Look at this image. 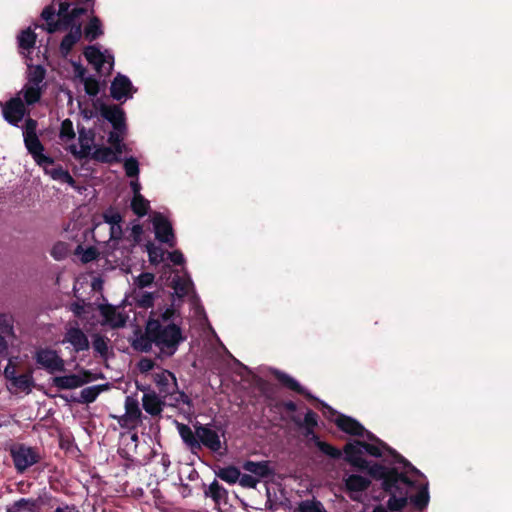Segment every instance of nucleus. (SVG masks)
Segmentation results:
<instances>
[{"label": "nucleus", "instance_id": "12", "mask_svg": "<svg viewBox=\"0 0 512 512\" xmlns=\"http://www.w3.org/2000/svg\"><path fill=\"white\" fill-rule=\"evenodd\" d=\"M92 380L89 372L83 371L77 374L57 376L53 378V385L59 389H76Z\"/></svg>", "mask_w": 512, "mask_h": 512}, {"label": "nucleus", "instance_id": "26", "mask_svg": "<svg viewBox=\"0 0 512 512\" xmlns=\"http://www.w3.org/2000/svg\"><path fill=\"white\" fill-rule=\"evenodd\" d=\"M125 411L124 421L126 423L134 424L139 421L141 417V410L139 409L138 402L134 398H126Z\"/></svg>", "mask_w": 512, "mask_h": 512}, {"label": "nucleus", "instance_id": "4", "mask_svg": "<svg viewBox=\"0 0 512 512\" xmlns=\"http://www.w3.org/2000/svg\"><path fill=\"white\" fill-rule=\"evenodd\" d=\"M322 416L333 421L341 431L351 436L363 437L366 432L365 427L359 421L350 416L338 413L324 401H322Z\"/></svg>", "mask_w": 512, "mask_h": 512}, {"label": "nucleus", "instance_id": "21", "mask_svg": "<svg viewBox=\"0 0 512 512\" xmlns=\"http://www.w3.org/2000/svg\"><path fill=\"white\" fill-rule=\"evenodd\" d=\"M317 427V416L313 412H307L301 425L303 434L307 443H313L316 447H320V441L314 432Z\"/></svg>", "mask_w": 512, "mask_h": 512}, {"label": "nucleus", "instance_id": "34", "mask_svg": "<svg viewBox=\"0 0 512 512\" xmlns=\"http://www.w3.org/2000/svg\"><path fill=\"white\" fill-rule=\"evenodd\" d=\"M217 476L227 483L234 484L240 479V471L235 467H225L218 471Z\"/></svg>", "mask_w": 512, "mask_h": 512}, {"label": "nucleus", "instance_id": "56", "mask_svg": "<svg viewBox=\"0 0 512 512\" xmlns=\"http://www.w3.org/2000/svg\"><path fill=\"white\" fill-rule=\"evenodd\" d=\"M24 137L26 136H37L36 135V122L34 120H27L25 130L23 132Z\"/></svg>", "mask_w": 512, "mask_h": 512}, {"label": "nucleus", "instance_id": "32", "mask_svg": "<svg viewBox=\"0 0 512 512\" xmlns=\"http://www.w3.org/2000/svg\"><path fill=\"white\" fill-rule=\"evenodd\" d=\"M172 288L178 297L186 296L192 289V283L188 278L177 277L172 282Z\"/></svg>", "mask_w": 512, "mask_h": 512}, {"label": "nucleus", "instance_id": "23", "mask_svg": "<svg viewBox=\"0 0 512 512\" xmlns=\"http://www.w3.org/2000/svg\"><path fill=\"white\" fill-rule=\"evenodd\" d=\"M101 113L104 118L112 123L115 130L125 128L124 112L117 106H103Z\"/></svg>", "mask_w": 512, "mask_h": 512}, {"label": "nucleus", "instance_id": "19", "mask_svg": "<svg viewBox=\"0 0 512 512\" xmlns=\"http://www.w3.org/2000/svg\"><path fill=\"white\" fill-rule=\"evenodd\" d=\"M63 341L70 343L77 352L84 351L89 348L88 338L79 328H70L66 332Z\"/></svg>", "mask_w": 512, "mask_h": 512}, {"label": "nucleus", "instance_id": "24", "mask_svg": "<svg viewBox=\"0 0 512 512\" xmlns=\"http://www.w3.org/2000/svg\"><path fill=\"white\" fill-rule=\"evenodd\" d=\"M142 405L144 410L152 416L161 413L163 408V402L160 397L152 391L144 393L142 397Z\"/></svg>", "mask_w": 512, "mask_h": 512}, {"label": "nucleus", "instance_id": "47", "mask_svg": "<svg viewBox=\"0 0 512 512\" xmlns=\"http://www.w3.org/2000/svg\"><path fill=\"white\" fill-rule=\"evenodd\" d=\"M124 169L128 177H137L139 173L138 161L133 157L125 159Z\"/></svg>", "mask_w": 512, "mask_h": 512}, {"label": "nucleus", "instance_id": "18", "mask_svg": "<svg viewBox=\"0 0 512 512\" xmlns=\"http://www.w3.org/2000/svg\"><path fill=\"white\" fill-rule=\"evenodd\" d=\"M153 377L160 393L163 394V397L171 394L175 390L176 379L171 372L167 370H159L153 374Z\"/></svg>", "mask_w": 512, "mask_h": 512}, {"label": "nucleus", "instance_id": "13", "mask_svg": "<svg viewBox=\"0 0 512 512\" xmlns=\"http://www.w3.org/2000/svg\"><path fill=\"white\" fill-rule=\"evenodd\" d=\"M152 222L156 238L163 243H167L169 246H174V234L171 224L159 213L154 214Z\"/></svg>", "mask_w": 512, "mask_h": 512}, {"label": "nucleus", "instance_id": "53", "mask_svg": "<svg viewBox=\"0 0 512 512\" xmlns=\"http://www.w3.org/2000/svg\"><path fill=\"white\" fill-rule=\"evenodd\" d=\"M238 482L243 487L254 488L258 483V479H256L252 475H248V474L241 475L240 474V479L238 480Z\"/></svg>", "mask_w": 512, "mask_h": 512}, {"label": "nucleus", "instance_id": "1", "mask_svg": "<svg viewBox=\"0 0 512 512\" xmlns=\"http://www.w3.org/2000/svg\"><path fill=\"white\" fill-rule=\"evenodd\" d=\"M383 450L377 443L350 441L344 446L345 461L356 470L367 472L372 479L381 481L382 490L390 496L388 508L391 511L404 509L408 502L419 511L426 509L430 501L429 482L426 477H416L408 473L407 469L399 471L396 467L371 463L363 458L365 453L379 458Z\"/></svg>", "mask_w": 512, "mask_h": 512}, {"label": "nucleus", "instance_id": "3", "mask_svg": "<svg viewBox=\"0 0 512 512\" xmlns=\"http://www.w3.org/2000/svg\"><path fill=\"white\" fill-rule=\"evenodd\" d=\"M174 314V310L167 308L160 319H150L146 326V338L153 342L161 352L172 355L182 341L181 331L175 324L167 323Z\"/></svg>", "mask_w": 512, "mask_h": 512}, {"label": "nucleus", "instance_id": "40", "mask_svg": "<svg viewBox=\"0 0 512 512\" xmlns=\"http://www.w3.org/2000/svg\"><path fill=\"white\" fill-rule=\"evenodd\" d=\"M50 254L57 261L63 260L69 254V245L65 242H57L53 245Z\"/></svg>", "mask_w": 512, "mask_h": 512}, {"label": "nucleus", "instance_id": "36", "mask_svg": "<svg viewBox=\"0 0 512 512\" xmlns=\"http://www.w3.org/2000/svg\"><path fill=\"white\" fill-rule=\"evenodd\" d=\"M35 41L36 35L30 28L22 31L18 36L19 46L23 50H29L32 48L35 44Z\"/></svg>", "mask_w": 512, "mask_h": 512}, {"label": "nucleus", "instance_id": "27", "mask_svg": "<svg viewBox=\"0 0 512 512\" xmlns=\"http://www.w3.org/2000/svg\"><path fill=\"white\" fill-rule=\"evenodd\" d=\"M243 468L246 471H248L258 477H266L272 473L268 462H265V461H263V462L248 461L244 464Z\"/></svg>", "mask_w": 512, "mask_h": 512}, {"label": "nucleus", "instance_id": "15", "mask_svg": "<svg viewBox=\"0 0 512 512\" xmlns=\"http://www.w3.org/2000/svg\"><path fill=\"white\" fill-rule=\"evenodd\" d=\"M25 114V107L19 97L11 99L3 109L4 118L11 124L16 125Z\"/></svg>", "mask_w": 512, "mask_h": 512}, {"label": "nucleus", "instance_id": "49", "mask_svg": "<svg viewBox=\"0 0 512 512\" xmlns=\"http://www.w3.org/2000/svg\"><path fill=\"white\" fill-rule=\"evenodd\" d=\"M153 281H154V275L153 274H151V273H142L141 275H139L136 278L135 285L139 289H142L144 287H147V286L151 285Z\"/></svg>", "mask_w": 512, "mask_h": 512}, {"label": "nucleus", "instance_id": "22", "mask_svg": "<svg viewBox=\"0 0 512 512\" xmlns=\"http://www.w3.org/2000/svg\"><path fill=\"white\" fill-rule=\"evenodd\" d=\"M119 155L118 150L111 146L106 147L96 144L90 158L102 163H112L118 161Z\"/></svg>", "mask_w": 512, "mask_h": 512}, {"label": "nucleus", "instance_id": "46", "mask_svg": "<svg viewBox=\"0 0 512 512\" xmlns=\"http://www.w3.org/2000/svg\"><path fill=\"white\" fill-rule=\"evenodd\" d=\"M0 333L6 336H13L12 318L6 314H0Z\"/></svg>", "mask_w": 512, "mask_h": 512}, {"label": "nucleus", "instance_id": "57", "mask_svg": "<svg viewBox=\"0 0 512 512\" xmlns=\"http://www.w3.org/2000/svg\"><path fill=\"white\" fill-rule=\"evenodd\" d=\"M97 257V252L94 248H87L81 255V260L84 263L90 262Z\"/></svg>", "mask_w": 512, "mask_h": 512}, {"label": "nucleus", "instance_id": "64", "mask_svg": "<svg viewBox=\"0 0 512 512\" xmlns=\"http://www.w3.org/2000/svg\"><path fill=\"white\" fill-rule=\"evenodd\" d=\"M372 512H391V510L388 508V504L386 505V507L380 504L376 505L373 508Z\"/></svg>", "mask_w": 512, "mask_h": 512}, {"label": "nucleus", "instance_id": "5", "mask_svg": "<svg viewBox=\"0 0 512 512\" xmlns=\"http://www.w3.org/2000/svg\"><path fill=\"white\" fill-rule=\"evenodd\" d=\"M95 137V131L82 128L79 130L78 144L73 143L72 145H69L68 150L76 158L90 157L96 146Z\"/></svg>", "mask_w": 512, "mask_h": 512}, {"label": "nucleus", "instance_id": "8", "mask_svg": "<svg viewBox=\"0 0 512 512\" xmlns=\"http://www.w3.org/2000/svg\"><path fill=\"white\" fill-rule=\"evenodd\" d=\"M85 57L100 73L109 74L114 65V57L106 52H101L95 46L86 48Z\"/></svg>", "mask_w": 512, "mask_h": 512}, {"label": "nucleus", "instance_id": "38", "mask_svg": "<svg viewBox=\"0 0 512 512\" xmlns=\"http://www.w3.org/2000/svg\"><path fill=\"white\" fill-rule=\"evenodd\" d=\"M124 130L125 128H122L121 130L114 129V131L110 132L108 137V142L110 146L113 147L114 149H117L120 154H122V152L125 149V145L122 143V134Z\"/></svg>", "mask_w": 512, "mask_h": 512}, {"label": "nucleus", "instance_id": "7", "mask_svg": "<svg viewBox=\"0 0 512 512\" xmlns=\"http://www.w3.org/2000/svg\"><path fill=\"white\" fill-rule=\"evenodd\" d=\"M369 441L372 443H377L381 447H383L384 451H387L394 459V461L398 464H401L403 469H407L408 473H411L413 476L416 477H423L425 478V475L417 469L410 461H408L405 457H403L400 453H398L395 449L390 447L387 443L379 439L375 434L372 432L366 430L364 435Z\"/></svg>", "mask_w": 512, "mask_h": 512}, {"label": "nucleus", "instance_id": "58", "mask_svg": "<svg viewBox=\"0 0 512 512\" xmlns=\"http://www.w3.org/2000/svg\"><path fill=\"white\" fill-rule=\"evenodd\" d=\"M138 367L139 370L144 373L152 370L154 367V363L152 360L145 358L139 361Z\"/></svg>", "mask_w": 512, "mask_h": 512}, {"label": "nucleus", "instance_id": "41", "mask_svg": "<svg viewBox=\"0 0 512 512\" xmlns=\"http://www.w3.org/2000/svg\"><path fill=\"white\" fill-rule=\"evenodd\" d=\"M99 386H91L84 388L80 393L79 402L81 403H91L93 402L100 393Z\"/></svg>", "mask_w": 512, "mask_h": 512}, {"label": "nucleus", "instance_id": "14", "mask_svg": "<svg viewBox=\"0 0 512 512\" xmlns=\"http://www.w3.org/2000/svg\"><path fill=\"white\" fill-rule=\"evenodd\" d=\"M71 311L83 321L95 325L98 320L95 317V312L98 311V306L84 301H77L71 304Z\"/></svg>", "mask_w": 512, "mask_h": 512}, {"label": "nucleus", "instance_id": "11", "mask_svg": "<svg viewBox=\"0 0 512 512\" xmlns=\"http://www.w3.org/2000/svg\"><path fill=\"white\" fill-rule=\"evenodd\" d=\"M35 358L40 366L51 373L64 370V361L54 350L40 349L37 351Z\"/></svg>", "mask_w": 512, "mask_h": 512}, {"label": "nucleus", "instance_id": "63", "mask_svg": "<svg viewBox=\"0 0 512 512\" xmlns=\"http://www.w3.org/2000/svg\"><path fill=\"white\" fill-rule=\"evenodd\" d=\"M130 186H131V189L133 191V196L141 195V193H140L141 185H140V183H139V181L137 179L131 181Z\"/></svg>", "mask_w": 512, "mask_h": 512}, {"label": "nucleus", "instance_id": "30", "mask_svg": "<svg viewBox=\"0 0 512 512\" xmlns=\"http://www.w3.org/2000/svg\"><path fill=\"white\" fill-rule=\"evenodd\" d=\"M11 386L17 391L29 393L33 387V378L30 373L17 375L12 381Z\"/></svg>", "mask_w": 512, "mask_h": 512}, {"label": "nucleus", "instance_id": "45", "mask_svg": "<svg viewBox=\"0 0 512 512\" xmlns=\"http://www.w3.org/2000/svg\"><path fill=\"white\" fill-rule=\"evenodd\" d=\"M322 454L327 455L333 459H340L343 457L345 460V453L344 449H338L336 447H333L329 443L322 441Z\"/></svg>", "mask_w": 512, "mask_h": 512}, {"label": "nucleus", "instance_id": "61", "mask_svg": "<svg viewBox=\"0 0 512 512\" xmlns=\"http://www.w3.org/2000/svg\"><path fill=\"white\" fill-rule=\"evenodd\" d=\"M169 258L174 264L180 265L184 262V257L182 255V253L179 251H174V252L170 253Z\"/></svg>", "mask_w": 512, "mask_h": 512}, {"label": "nucleus", "instance_id": "6", "mask_svg": "<svg viewBox=\"0 0 512 512\" xmlns=\"http://www.w3.org/2000/svg\"><path fill=\"white\" fill-rule=\"evenodd\" d=\"M98 312L102 317V320L98 321V323L111 328L123 327L128 319V315L123 309L108 304L98 305Z\"/></svg>", "mask_w": 512, "mask_h": 512}, {"label": "nucleus", "instance_id": "25", "mask_svg": "<svg viewBox=\"0 0 512 512\" xmlns=\"http://www.w3.org/2000/svg\"><path fill=\"white\" fill-rule=\"evenodd\" d=\"M45 169V172L49 174L54 180H58L64 183H68L73 185L74 180L71 175L59 166H54L53 161L51 160V164L42 165Z\"/></svg>", "mask_w": 512, "mask_h": 512}, {"label": "nucleus", "instance_id": "51", "mask_svg": "<svg viewBox=\"0 0 512 512\" xmlns=\"http://www.w3.org/2000/svg\"><path fill=\"white\" fill-rule=\"evenodd\" d=\"M93 348L101 355H104L108 349L106 339L102 336L95 335L93 339Z\"/></svg>", "mask_w": 512, "mask_h": 512}, {"label": "nucleus", "instance_id": "54", "mask_svg": "<svg viewBox=\"0 0 512 512\" xmlns=\"http://www.w3.org/2000/svg\"><path fill=\"white\" fill-rule=\"evenodd\" d=\"M4 376L10 382L17 376L16 375V364L13 358L8 360L7 366L4 369Z\"/></svg>", "mask_w": 512, "mask_h": 512}, {"label": "nucleus", "instance_id": "10", "mask_svg": "<svg viewBox=\"0 0 512 512\" xmlns=\"http://www.w3.org/2000/svg\"><path fill=\"white\" fill-rule=\"evenodd\" d=\"M11 455L15 467L19 471H24L38 461L36 452L32 448L22 445L13 447L11 449Z\"/></svg>", "mask_w": 512, "mask_h": 512}, {"label": "nucleus", "instance_id": "60", "mask_svg": "<svg viewBox=\"0 0 512 512\" xmlns=\"http://www.w3.org/2000/svg\"><path fill=\"white\" fill-rule=\"evenodd\" d=\"M6 335L0 333V356H4L8 350V340Z\"/></svg>", "mask_w": 512, "mask_h": 512}, {"label": "nucleus", "instance_id": "52", "mask_svg": "<svg viewBox=\"0 0 512 512\" xmlns=\"http://www.w3.org/2000/svg\"><path fill=\"white\" fill-rule=\"evenodd\" d=\"M298 512H320V507L316 501L306 500L299 505Z\"/></svg>", "mask_w": 512, "mask_h": 512}, {"label": "nucleus", "instance_id": "33", "mask_svg": "<svg viewBox=\"0 0 512 512\" xmlns=\"http://www.w3.org/2000/svg\"><path fill=\"white\" fill-rule=\"evenodd\" d=\"M131 208L138 216H144L149 209V201L142 195L133 196L131 201Z\"/></svg>", "mask_w": 512, "mask_h": 512}, {"label": "nucleus", "instance_id": "9", "mask_svg": "<svg viewBox=\"0 0 512 512\" xmlns=\"http://www.w3.org/2000/svg\"><path fill=\"white\" fill-rule=\"evenodd\" d=\"M345 491L353 501H360L361 494L371 486V480L358 474H350L343 479Z\"/></svg>", "mask_w": 512, "mask_h": 512}, {"label": "nucleus", "instance_id": "2", "mask_svg": "<svg viewBox=\"0 0 512 512\" xmlns=\"http://www.w3.org/2000/svg\"><path fill=\"white\" fill-rule=\"evenodd\" d=\"M84 12L83 8L70 9L69 3H58V9L54 6L47 7L42 12V17L47 23V31L49 33L58 31L69 25H73L70 32L65 36L61 42V52L66 55L70 52L71 48L81 37L80 24L74 25L73 21L76 17Z\"/></svg>", "mask_w": 512, "mask_h": 512}, {"label": "nucleus", "instance_id": "16", "mask_svg": "<svg viewBox=\"0 0 512 512\" xmlns=\"http://www.w3.org/2000/svg\"><path fill=\"white\" fill-rule=\"evenodd\" d=\"M196 435L199 444L202 443L213 451H219L221 449V441L218 434L212 429L206 426L196 427Z\"/></svg>", "mask_w": 512, "mask_h": 512}, {"label": "nucleus", "instance_id": "48", "mask_svg": "<svg viewBox=\"0 0 512 512\" xmlns=\"http://www.w3.org/2000/svg\"><path fill=\"white\" fill-rule=\"evenodd\" d=\"M43 79L44 70L41 67L36 66L30 71V79L28 84L39 86Z\"/></svg>", "mask_w": 512, "mask_h": 512}, {"label": "nucleus", "instance_id": "44", "mask_svg": "<svg viewBox=\"0 0 512 512\" xmlns=\"http://www.w3.org/2000/svg\"><path fill=\"white\" fill-rule=\"evenodd\" d=\"M206 496L211 497L215 502H218L224 497L225 490L218 484L217 481H213L205 492Z\"/></svg>", "mask_w": 512, "mask_h": 512}, {"label": "nucleus", "instance_id": "31", "mask_svg": "<svg viewBox=\"0 0 512 512\" xmlns=\"http://www.w3.org/2000/svg\"><path fill=\"white\" fill-rule=\"evenodd\" d=\"M178 432L182 440L191 448H198L199 441L197 439L196 431L193 432L190 427L184 424H177Z\"/></svg>", "mask_w": 512, "mask_h": 512}, {"label": "nucleus", "instance_id": "39", "mask_svg": "<svg viewBox=\"0 0 512 512\" xmlns=\"http://www.w3.org/2000/svg\"><path fill=\"white\" fill-rule=\"evenodd\" d=\"M23 93L27 104H33L40 98V88L37 85L27 84L23 89Z\"/></svg>", "mask_w": 512, "mask_h": 512}, {"label": "nucleus", "instance_id": "29", "mask_svg": "<svg viewBox=\"0 0 512 512\" xmlns=\"http://www.w3.org/2000/svg\"><path fill=\"white\" fill-rule=\"evenodd\" d=\"M75 73L76 76L79 77L84 84V88L87 94L89 95H96L99 91V85L98 82L93 78H85L84 77V68L80 65H75Z\"/></svg>", "mask_w": 512, "mask_h": 512}, {"label": "nucleus", "instance_id": "42", "mask_svg": "<svg viewBox=\"0 0 512 512\" xmlns=\"http://www.w3.org/2000/svg\"><path fill=\"white\" fill-rule=\"evenodd\" d=\"M146 247L151 263L158 264L164 260V251L161 248L155 246L153 243H148Z\"/></svg>", "mask_w": 512, "mask_h": 512}, {"label": "nucleus", "instance_id": "62", "mask_svg": "<svg viewBox=\"0 0 512 512\" xmlns=\"http://www.w3.org/2000/svg\"><path fill=\"white\" fill-rule=\"evenodd\" d=\"M131 234L135 242L140 240V236L142 234V227L140 225H134L131 229Z\"/></svg>", "mask_w": 512, "mask_h": 512}, {"label": "nucleus", "instance_id": "20", "mask_svg": "<svg viewBox=\"0 0 512 512\" xmlns=\"http://www.w3.org/2000/svg\"><path fill=\"white\" fill-rule=\"evenodd\" d=\"M24 142L28 151L39 165L51 164V159L42 153L43 146L37 136H26L24 137Z\"/></svg>", "mask_w": 512, "mask_h": 512}, {"label": "nucleus", "instance_id": "28", "mask_svg": "<svg viewBox=\"0 0 512 512\" xmlns=\"http://www.w3.org/2000/svg\"><path fill=\"white\" fill-rule=\"evenodd\" d=\"M60 140L61 143L66 147L68 150V146L72 145L75 139V131L73 129V124L69 119H66L61 124L60 129Z\"/></svg>", "mask_w": 512, "mask_h": 512}, {"label": "nucleus", "instance_id": "35", "mask_svg": "<svg viewBox=\"0 0 512 512\" xmlns=\"http://www.w3.org/2000/svg\"><path fill=\"white\" fill-rule=\"evenodd\" d=\"M102 34L103 31L100 20L96 17L92 18L85 28V37L92 41Z\"/></svg>", "mask_w": 512, "mask_h": 512}, {"label": "nucleus", "instance_id": "59", "mask_svg": "<svg viewBox=\"0 0 512 512\" xmlns=\"http://www.w3.org/2000/svg\"><path fill=\"white\" fill-rule=\"evenodd\" d=\"M109 229H110V238L111 239H115V240L120 239V237L122 235V228L120 226V223L110 225Z\"/></svg>", "mask_w": 512, "mask_h": 512}, {"label": "nucleus", "instance_id": "55", "mask_svg": "<svg viewBox=\"0 0 512 512\" xmlns=\"http://www.w3.org/2000/svg\"><path fill=\"white\" fill-rule=\"evenodd\" d=\"M105 222L110 226L121 222L122 218L119 213L109 211L104 214Z\"/></svg>", "mask_w": 512, "mask_h": 512}, {"label": "nucleus", "instance_id": "17", "mask_svg": "<svg viewBox=\"0 0 512 512\" xmlns=\"http://www.w3.org/2000/svg\"><path fill=\"white\" fill-rule=\"evenodd\" d=\"M111 95L116 100H126L132 96V84L123 75H118L111 84Z\"/></svg>", "mask_w": 512, "mask_h": 512}, {"label": "nucleus", "instance_id": "43", "mask_svg": "<svg viewBox=\"0 0 512 512\" xmlns=\"http://www.w3.org/2000/svg\"><path fill=\"white\" fill-rule=\"evenodd\" d=\"M134 299L139 306L150 307L153 304L154 295L152 293H147L139 290L135 291Z\"/></svg>", "mask_w": 512, "mask_h": 512}, {"label": "nucleus", "instance_id": "50", "mask_svg": "<svg viewBox=\"0 0 512 512\" xmlns=\"http://www.w3.org/2000/svg\"><path fill=\"white\" fill-rule=\"evenodd\" d=\"M12 509V512H34V505L28 500L22 499L16 502Z\"/></svg>", "mask_w": 512, "mask_h": 512}, {"label": "nucleus", "instance_id": "37", "mask_svg": "<svg viewBox=\"0 0 512 512\" xmlns=\"http://www.w3.org/2000/svg\"><path fill=\"white\" fill-rule=\"evenodd\" d=\"M275 375L277 379L288 388L297 391L298 393L306 394L304 389L300 386V384L289 375L279 371L275 372Z\"/></svg>", "mask_w": 512, "mask_h": 512}]
</instances>
